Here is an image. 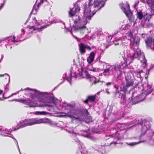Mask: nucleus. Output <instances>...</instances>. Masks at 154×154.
<instances>
[{
  "label": "nucleus",
  "instance_id": "nucleus-29",
  "mask_svg": "<svg viewBox=\"0 0 154 154\" xmlns=\"http://www.w3.org/2000/svg\"><path fill=\"white\" fill-rule=\"evenodd\" d=\"M142 142L141 141H139V142H132V143H127V144L128 145H130L131 146H133L135 145H136L137 144H138V143H141Z\"/></svg>",
  "mask_w": 154,
  "mask_h": 154
},
{
  "label": "nucleus",
  "instance_id": "nucleus-34",
  "mask_svg": "<svg viewBox=\"0 0 154 154\" xmlns=\"http://www.w3.org/2000/svg\"><path fill=\"white\" fill-rule=\"evenodd\" d=\"M89 70L91 71H92L93 72H96L98 71V69L97 68H94L92 69H89Z\"/></svg>",
  "mask_w": 154,
  "mask_h": 154
},
{
  "label": "nucleus",
  "instance_id": "nucleus-32",
  "mask_svg": "<svg viewBox=\"0 0 154 154\" xmlns=\"http://www.w3.org/2000/svg\"><path fill=\"white\" fill-rule=\"evenodd\" d=\"M127 36L128 37V39H130L131 38H133V35L131 32H130L129 33H128Z\"/></svg>",
  "mask_w": 154,
  "mask_h": 154
},
{
  "label": "nucleus",
  "instance_id": "nucleus-44",
  "mask_svg": "<svg viewBox=\"0 0 154 154\" xmlns=\"http://www.w3.org/2000/svg\"><path fill=\"white\" fill-rule=\"evenodd\" d=\"M36 25L37 26H38L40 25V23L37 21V22H36L35 23Z\"/></svg>",
  "mask_w": 154,
  "mask_h": 154
},
{
  "label": "nucleus",
  "instance_id": "nucleus-20",
  "mask_svg": "<svg viewBox=\"0 0 154 154\" xmlns=\"http://www.w3.org/2000/svg\"><path fill=\"white\" fill-rule=\"evenodd\" d=\"M37 2H38V3L37 5V6L38 8L40 5H41V4L43 3L46 2L47 1L46 0H37L36 2V3Z\"/></svg>",
  "mask_w": 154,
  "mask_h": 154
},
{
  "label": "nucleus",
  "instance_id": "nucleus-62",
  "mask_svg": "<svg viewBox=\"0 0 154 154\" xmlns=\"http://www.w3.org/2000/svg\"><path fill=\"white\" fill-rule=\"evenodd\" d=\"M3 100V99H2L1 97H0V100Z\"/></svg>",
  "mask_w": 154,
  "mask_h": 154
},
{
  "label": "nucleus",
  "instance_id": "nucleus-8",
  "mask_svg": "<svg viewBox=\"0 0 154 154\" xmlns=\"http://www.w3.org/2000/svg\"><path fill=\"white\" fill-rule=\"evenodd\" d=\"M126 84L123 86V91H128L136 87L138 84V81L134 78L131 79L129 76L126 77Z\"/></svg>",
  "mask_w": 154,
  "mask_h": 154
},
{
  "label": "nucleus",
  "instance_id": "nucleus-14",
  "mask_svg": "<svg viewBox=\"0 0 154 154\" xmlns=\"http://www.w3.org/2000/svg\"><path fill=\"white\" fill-rule=\"evenodd\" d=\"M111 139L113 138L114 140H117V141H112L110 143V144L114 143L115 144H116L120 143V142H119V141L122 139L121 137H120L119 136H117V134L113 135L111 137Z\"/></svg>",
  "mask_w": 154,
  "mask_h": 154
},
{
  "label": "nucleus",
  "instance_id": "nucleus-59",
  "mask_svg": "<svg viewBox=\"0 0 154 154\" xmlns=\"http://www.w3.org/2000/svg\"><path fill=\"white\" fill-rule=\"evenodd\" d=\"M63 103L64 104H66V105L67 104V103L66 102H65V101H64V103Z\"/></svg>",
  "mask_w": 154,
  "mask_h": 154
},
{
  "label": "nucleus",
  "instance_id": "nucleus-37",
  "mask_svg": "<svg viewBox=\"0 0 154 154\" xmlns=\"http://www.w3.org/2000/svg\"><path fill=\"white\" fill-rule=\"evenodd\" d=\"M109 88H106L105 90L106 93L108 95H109L110 94V92L109 91Z\"/></svg>",
  "mask_w": 154,
  "mask_h": 154
},
{
  "label": "nucleus",
  "instance_id": "nucleus-31",
  "mask_svg": "<svg viewBox=\"0 0 154 154\" xmlns=\"http://www.w3.org/2000/svg\"><path fill=\"white\" fill-rule=\"evenodd\" d=\"M154 67V64L153 65H151V66L150 67L149 69H148L146 71V74L147 75H148L149 73V72L150 70L152 69Z\"/></svg>",
  "mask_w": 154,
  "mask_h": 154
},
{
  "label": "nucleus",
  "instance_id": "nucleus-40",
  "mask_svg": "<svg viewBox=\"0 0 154 154\" xmlns=\"http://www.w3.org/2000/svg\"><path fill=\"white\" fill-rule=\"evenodd\" d=\"M137 75L138 77H139L140 78V79H141V78H142L141 75L140 73H138L137 72Z\"/></svg>",
  "mask_w": 154,
  "mask_h": 154
},
{
  "label": "nucleus",
  "instance_id": "nucleus-46",
  "mask_svg": "<svg viewBox=\"0 0 154 154\" xmlns=\"http://www.w3.org/2000/svg\"><path fill=\"white\" fill-rule=\"evenodd\" d=\"M114 45H120L119 43H115Z\"/></svg>",
  "mask_w": 154,
  "mask_h": 154
},
{
  "label": "nucleus",
  "instance_id": "nucleus-30",
  "mask_svg": "<svg viewBox=\"0 0 154 154\" xmlns=\"http://www.w3.org/2000/svg\"><path fill=\"white\" fill-rule=\"evenodd\" d=\"M72 73L71 71H70V75L69 77H67V80L71 84V81L72 80Z\"/></svg>",
  "mask_w": 154,
  "mask_h": 154
},
{
  "label": "nucleus",
  "instance_id": "nucleus-12",
  "mask_svg": "<svg viewBox=\"0 0 154 154\" xmlns=\"http://www.w3.org/2000/svg\"><path fill=\"white\" fill-rule=\"evenodd\" d=\"M79 51L81 54H83L85 52L86 49L88 51H91V48L89 46L83 43H80L79 45Z\"/></svg>",
  "mask_w": 154,
  "mask_h": 154
},
{
  "label": "nucleus",
  "instance_id": "nucleus-47",
  "mask_svg": "<svg viewBox=\"0 0 154 154\" xmlns=\"http://www.w3.org/2000/svg\"><path fill=\"white\" fill-rule=\"evenodd\" d=\"M12 131V130H11V131H10V130H7V132H8V133H9L10 134L11 132Z\"/></svg>",
  "mask_w": 154,
  "mask_h": 154
},
{
  "label": "nucleus",
  "instance_id": "nucleus-15",
  "mask_svg": "<svg viewBox=\"0 0 154 154\" xmlns=\"http://www.w3.org/2000/svg\"><path fill=\"white\" fill-rule=\"evenodd\" d=\"M47 27V25H44L41 26L40 28H36L34 26H31L29 25L27 26V28H29L30 29H32L33 31L36 30L38 31L39 32L42 31L43 29L46 28Z\"/></svg>",
  "mask_w": 154,
  "mask_h": 154
},
{
  "label": "nucleus",
  "instance_id": "nucleus-1",
  "mask_svg": "<svg viewBox=\"0 0 154 154\" xmlns=\"http://www.w3.org/2000/svg\"><path fill=\"white\" fill-rule=\"evenodd\" d=\"M105 2L102 0H89L88 7L87 5L85 6L84 13L85 16H83L82 20L78 16V18L74 21V23L77 25V30L82 34H83L87 30L85 26L88 22V20H90L96 11L103 7Z\"/></svg>",
  "mask_w": 154,
  "mask_h": 154
},
{
  "label": "nucleus",
  "instance_id": "nucleus-10",
  "mask_svg": "<svg viewBox=\"0 0 154 154\" xmlns=\"http://www.w3.org/2000/svg\"><path fill=\"white\" fill-rule=\"evenodd\" d=\"M12 101H16L20 102L25 105H27V106H26L27 107H34L38 106L37 103L33 101L30 99H15L13 100Z\"/></svg>",
  "mask_w": 154,
  "mask_h": 154
},
{
  "label": "nucleus",
  "instance_id": "nucleus-11",
  "mask_svg": "<svg viewBox=\"0 0 154 154\" xmlns=\"http://www.w3.org/2000/svg\"><path fill=\"white\" fill-rule=\"evenodd\" d=\"M142 37L144 38L147 47L151 49L152 48V45L153 43L154 45V38H153L149 35H147L146 34H142Z\"/></svg>",
  "mask_w": 154,
  "mask_h": 154
},
{
  "label": "nucleus",
  "instance_id": "nucleus-61",
  "mask_svg": "<svg viewBox=\"0 0 154 154\" xmlns=\"http://www.w3.org/2000/svg\"><path fill=\"white\" fill-rule=\"evenodd\" d=\"M4 76V75H0V77H2V76Z\"/></svg>",
  "mask_w": 154,
  "mask_h": 154
},
{
  "label": "nucleus",
  "instance_id": "nucleus-48",
  "mask_svg": "<svg viewBox=\"0 0 154 154\" xmlns=\"http://www.w3.org/2000/svg\"><path fill=\"white\" fill-rule=\"evenodd\" d=\"M21 31L22 32H23V33H24L25 31L23 29H21Z\"/></svg>",
  "mask_w": 154,
  "mask_h": 154
},
{
  "label": "nucleus",
  "instance_id": "nucleus-49",
  "mask_svg": "<svg viewBox=\"0 0 154 154\" xmlns=\"http://www.w3.org/2000/svg\"><path fill=\"white\" fill-rule=\"evenodd\" d=\"M4 40V38L1 39L0 40V43L3 41Z\"/></svg>",
  "mask_w": 154,
  "mask_h": 154
},
{
  "label": "nucleus",
  "instance_id": "nucleus-52",
  "mask_svg": "<svg viewBox=\"0 0 154 154\" xmlns=\"http://www.w3.org/2000/svg\"><path fill=\"white\" fill-rule=\"evenodd\" d=\"M19 38H22V34H21L20 35V36H19Z\"/></svg>",
  "mask_w": 154,
  "mask_h": 154
},
{
  "label": "nucleus",
  "instance_id": "nucleus-60",
  "mask_svg": "<svg viewBox=\"0 0 154 154\" xmlns=\"http://www.w3.org/2000/svg\"><path fill=\"white\" fill-rule=\"evenodd\" d=\"M3 56H2V57L1 59L0 62H1V60H2V59L3 58Z\"/></svg>",
  "mask_w": 154,
  "mask_h": 154
},
{
  "label": "nucleus",
  "instance_id": "nucleus-13",
  "mask_svg": "<svg viewBox=\"0 0 154 154\" xmlns=\"http://www.w3.org/2000/svg\"><path fill=\"white\" fill-rule=\"evenodd\" d=\"M79 8L78 6H75L72 8H70V10L69 12V16L72 17L76 15L79 12Z\"/></svg>",
  "mask_w": 154,
  "mask_h": 154
},
{
  "label": "nucleus",
  "instance_id": "nucleus-19",
  "mask_svg": "<svg viewBox=\"0 0 154 154\" xmlns=\"http://www.w3.org/2000/svg\"><path fill=\"white\" fill-rule=\"evenodd\" d=\"M149 19L145 20L146 23L147 24V27L148 28H150L152 27L153 28H154V23L153 24L152 23H151V22L149 21ZM152 30L154 31V29H152Z\"/></svg>",
  "mask_w": 154,
  "mask_h": 154
},
{
  "label": "nucleus",
  "instance_id": "nucleus-63",
  "mask_svg": "<svg viewBox=\"0 0 154 154\" xmlns=\"http://www.w3.org/2000/svg\"><path fill=\"white\" fill-rule=\"evenodd\" d=\"M27 22H26V21L25 23L24 24H25V25L26 24V23H27Z\"/></svg>",
  "mask_w": 154,
  "mask_h": 154
},
{
  "label": "nucleus",
  "instance_id": "nucleus-38",
  "mask_svg": "<svg viewBox=\"0 0 154 154\" xmlns=\"http://www.w3.org/2000/svg\"><path fill=\"white\" fill-rule=\"evenodd\" d=\"M139 2L138 1H136L135 2V3L134 4V7H136L137 6V5L138 3H139Z\"/></svg>",
  "mask_w": 154,
  "mask_h": 154
},
{
  "label": "nucleus",
  "instance_id": "nucleus-33",
  "mask_svg": "<svg viewBox=\"0 0 154 154\" xmlns=\"http://www.w3.org/2000/svg\"><path fill=\"white\" fill-rule=\"evenodd\" d=\"M1 135H3L5 137H11V138H13V139H14L15 140V141L17 143V146H18V142H17V140L13 137H11V136H8V135H5L3 133H1Z\"/></svg>",
  "mask_w": 154,
  "mask_h": 154
},
{
  "label": "nucleus",
  "instance_id": "nucleus-64",
  "mask_svg": "<svg viewBox=\"0 0 154 154\" xmlns=\"http://www.w3.org/2000/svg\"><path fill=\"white\" fill-rule=\"evenodd\" d=\"M62 82H61L60 83V84H58V85H60L61 84H62Z\"/></svg>",
  "mask_w": 154,
  "mask_h": 154
},
{
  "label": "nucleus",
  "instance_id": "nucleus-54",
  "mask_svg": "<svg viewBox=\"0 0 154 154\" xmlns=\"http://www.w3.org/2000/svg\"><path fill=\"white\" fill-rule=\"evenodd\" d=\"M17 147H18V149L19 150V152H20V154H21V152H20V151L19 147V146H17Z\"/></svg>",
  "mask_w": 154,
  "mask_h": 154
},
{
  "label": "nucleus",
  "instance_id": "nucleus-58",
  "mask_svg": "<svg viewBox=\"0 0 154 154\" xmlns=\"http://www.w3.org/2000/svg\"><path fill=\"white\" fill-rule=\"evenodd\" d=\"M5 133L6 134H9V135H11V134H10L9 133H8V132H7V131Z\"/></svg>",
  "mask_w": 154,
  "mask_h": 154
},
{
  "label": "nucleus",
  "instance_id": "nucleus-28",
  "mask_svg": "<svg viewBox=\"0 0 154 154\" xmlns=\"http://www.w3.org/2000/svg\"><path fill=\"white\" fill-rule=\"evenodd\" d=\"M5 75H7V77L8 79V83L6 85V87L5 88V89L7 90V91L8 90V88L9 83L10 82V78L9 75L7 74H5Z\"/></svg>",
  "mask_w": 154,
  "mask_h": 154
},
{
  "label": "nucleus",
  "instance_id": "nucleus-7",
  "mask_svg": "<svg viewBox=\"0 0 154 154\" xmlns=\"http://www.w3.org/2000/svg\"><path fill=\"white\" fill-rule=\"evenodd\" d=\"M143 92L141 94L140 96H136L134 97V100L138 98L139 97L142 96H145V97L148 98V96H151L150 98L149 99H151L152 98H154V90L152 88L151 85H149L148 83H145L143 84Z\"/></svg>",
  "mask_w": 154,
  "mask_h": 154
},
{
  "label": "nucleus",
  "instance_id": "nucleus-53",
  "mask_svg": "<svg viewBox=\"0 0 154 154\" xmlns=\"http://www.w3.org/2000/svg\"><path fill=\"white\" fill-rule=\"evenodd\" d=\"M153 43L152 44V45H152V49H153V50H154V45H153Z\"/></svg>",
  "mask_w": 154,
  "mask_h": 154
},
{
  "label": "nucleus",
  "instance_id": "nucleus-26",
  "mask_svg": "<svg viewBox=\"0 0 154 154\" xmlns=\"http://www.w3.org/2000/svg\"><path fill=\"white\" fill-rule=\"evenodd\" d=\"M151 2L152 6L151 8V11L152 15L154 14V0H151Z\"/></svg>",
  "mask_w": 154,
  "mask_h": 154
},
{
  "label": "nucleus",
  "instance_id": "nucleus-39",
  "mask_svg": "<svg viewBox=\"0 0 154 154\" xmlns=\"http://www.w3.org/2000/svg\"><path fill=\"white\" fill-rule=\"evenodd\" d=\"M120 116L119 117L117 118V119H119L121 118L122 117H124V116L122 113H121V114H120Z\"/></svg>",
  "mask_w": 154,
  "mask_h": 154
},
{
  "label": "nucleus",
  "instance_id": "nucleus-3",
  "mask_svg": "<svg viewBox=\"0 0 154 154\" xmlns=\"http://www.w3.org/2000/svg\"><path fill=\"white\" fill-rule=\"evenodd\" d=\"M27 90H31L35 91L34 93L31 94V97L32 98H36L41 102L44 101L46 103H44L40 104L39 106L42 107L47 106L49 108H52V107L48 103L53 100V97L51 95V93H48L47 92H40L37 91L35 89H30L29 88H26Z\"/></svg>",
  "mask_w": 154,
  "mask_h": 154
},
{
  "label": "nucleus",
  "instance_id": "nucleus-21",
  "mask_svg": "<svg viewBox=\"0 0 154 154\" xmlns=\"http://www.w3.org/2000/svg\"><path fill=\"white\" fill-rule=\"evenodd\" d=\"M137 18L140 20H141L142 19L143 17V14L142 12L140 11L139 12H137Z\"/></svg>",
  "mask_w": 154,
  "mask_h": 154
},
{
  "label": "nucleus",
  "instance_id": "nucleus-23",
  "mask_svg": "<svg viewBox=\"0 0 154 154\" xmlns=\"http://www.w3.org/2000/svg\"><path fill=\"white\" fill-rule=\"evenodd\" d=\"M85 121L87 123L91 122H92L91 118L90 116H87L85 119Z\"/></svg>",
  "mask_w": 154,
  "mask_h": 154
},
{
  "label": "nucleus",
  "instance_id": "nucleus-22",
  "mask_svg": "<svg viewBox=\"0 0 154 154\" xmlns=\"http://www.w3.org/2000/svg\"><path fill=\"white\" fill-rule=\"evenodd\" d=\"M132 39L133 40V43L134 44V45L135 44L137 46V47L139 42V38L137 37H135V38H133Z\"/></svg>",
  "mask_w": 154,
  "mask_h": 154
},
{
  "label": "nucleus",
  "instance_id": "nucleus-9",
  "mask_svg": "<svg viewBox=\"0 0 154 154\" xmlns=\"http://www.w3.org/2000/svg\"><path fill=\"white\" fill-rule=\"evenodd\" d=\"M122 10L126 14L128 18L130 20L132 16V12L130 9V7L128 3H122L119 5Z\"/></svg>",
  "mask_w": 154,
  "mask_h": 154
},
{
  "label": "nucleus",
  "instance_id": "nucleus-17",
  "mask_svg": "<svg viewBox=\"0 0 154 154\" xmlns=\"http://www.w3.org/2000/svg\"><path fill=\"white\" fill-rule=\"evenodd\" d=\"M137 125L140 127L141 128L142 132L144 134H145L148 129L146 126L143 125V122L141 121L139 123H137Z\"/></svg>",
  "mask_w": 154,
  "mask_h": 154
},
{
  "label": "nucleus",
  "instance_id": "nucleus-42",
  "mask_svg": "<svg viewBox=\"0 0 154 154\" xmlns=\"http://www.w3.org/2000/svg\"><path fill=\"white\" fill-rule=\"evenodd\" d=\"M74 38L77 40V41L78 42H80L81 40V39L79 38L76 36H75Z\"/></svg>",
  "mask_w": 154,
  "mask_h": 154
},
{
  "label": "nucleus",
  "instance_id": "nucleus-36",
  "mask_svg": "<svg viewBox=\"0 0 154 154\" xmlns=\"http://www.w3.org/2000/svg\"><path fill=\"white\" fill-rule=\"evenodd\" d=\"M2 0L3 1V3L1 4V6H0V10L2 8L3 6L5 4V3L6 1V0Z\"/></svg>",
  "mask_w": 154,
  "mask_h": 154
},
{
  "label": "nucleus",
  "instance_id": "nucleus-18",
  "mask_svg": "<svg viewBox=\"0 0 154 154\" xmlns=\"http://www.w3.org/2000/svg\"><path fill=\"white\" fill-rule=\"evenodd\" d=\"M95 95L89 96L87 97L86 100L84 101V102L86 103H88L89 101H90L91 102H93L95 101Z\"/></svg>",
  "mask_w": 154,
  "mask_h": 154
},
{
  "label": "nucleus",
  "instance_id": "nucleus-2",
  "mask_svg": "<svg viewBox=\"0 0 154 154\" xmlns=\"http://www.w3.org/2000/svg\"><path fill=\"white\" fill-rule=\"evenodd\" d=\"M129 54L128 52H127L128 57L126 58V60H124L123 62H118L113 65H110L108 64V65L106 66V68L104 69L103 72L101 73L102 75L108 77L109 76L113 75L114 71L119 70L122 66L126 64H130L132 61L135 58L139 57L141 54L140 49L137 48V49L134 48L131 49V51H129Z\"/></svg>",
  "mask_w": 154,
  "mask_h": 154
},
{
  "label": "nucleus",
  "instance_id": "nucleus-41",
  "mask_svg": "<svg viewBox=\"0 0 154 154\" xmlns=\"http://www.w3.org/2000/svg\"><path fill=\"white\" fill-rule=\"evenodd\" d=\"M112 84V82H109L108 83H106V84L105 85L108 86L109 85H110Z\"/></svg>",
  "mask_w": 154,
  "mask_h": 154
},
{
  "label": "nucleus",
  "instance_id": "nucleus-24",
  "mask_svg": "<svg viewBox=\"0 0 154 154\" xmlns=\"http://www.w3.org/2000/svg\"><path fill=\"white\" fill-rule=\"evenodd\" d=\"M47 113V112L45 111H36L35 112L36 115H45Z\"/></svg>",
  "mask_w": 154,
  "mask_h": 154
},
{
  "label": "nucleus",
  "instance_id": "nucleus-5",
  "mask_svg": "<svg viewBox=\"0 0 154 154\" xmlns=\"http://www.w3.org/2000/svg\"><path fill=\"white\" fill-rule=\"evenodd\" d=\"M75 105L68 103L66 106V111L67 116L70 118L72 120H80L82 119V112L79 110L74 109Z\"/></svg>",
  "mask_w": 154,
  "mask_h": 154
},
{
  "label": "nucleus",
  "instance_id": "nucleus-27",
  "mask_svg": "<svg viewBox=\"0 0 154 154\" xmlns=\"http://www.w3.org/2000/svg\"><path fill=\"white\" fill-rule=\"evenodd\" d=\"M15 37L14 36H13V37H9L8 38L6 39V41H8L9 40H11V41L13 42H16V40H15Z\"/></svg>",
  "mask_w": 154,
  "mask_h": 154
},
{
  "label": "nucleus",
  "instance_id": "nucleus-35",
  "mask_svg": "<svg viewBox=\"0 0 154 154\" xmlns=\"http://www.w3.org/2000/svg\"><path fill=\"white\" fill-rule=\"evenodd\" d=\"M35 5H34L33 8H32V11H31V12L30 14H29V18H28V19H27V20H26V22H28V21H29V20L30 19V15L31 14H32L33 12V11L34 9V8H35Z\"/></svg>",
  "mask_w": 154,
  "mask_h": 154
},
{
  "label": "nucleus",
  "instance_id": "nucleus-57",
  "mask_svg": "<svg viewBox=\"0 0 154 154\" xmlns=\"http://www.w3.org/2000/svg\"><path fill=\"white\" fill-rule=\"evenodd\" d=\"M27 90V89H26V88H25L24 89H22V88L21 90H22V91H23V90Z\"/></svg>",
  "mask_w": 154,
  "mask_h": 154
},
{
  "label": "nucleus",
  "instance_id": "nucleus-55",
  "mask_svg": "<svg viewBox=\"0 0 154 154\" xmlns=\"http://www.w3.org/2000/svg\"><path fill=\"white\" fill-rule=\"evenodd\" d=\"M97 82H98V81H97L95 80V81H94V84H96Z\"/></svg>",
  "mask_w": 154,
  "mask_h": 154
},
{
  "label": "nucleus",
  "instance_id": "nucleus-25",
  "mask_svg": "<svg viewBox=\"0 0 154 154\" xmlns=\"http://www.w3.org/2000/svg\"><path fill=\"white\" fill-rule=\"evenodd\" d=\"M83 74H85V75L88 78H91V77H93L91 75H90L88 72L87 71H85L83 72Z\"/></svg>",
  "mask_w": 154,
  "mask_h": 154
},
{
  "label": "nucleus",
  "instance_id": "nucleus-50",
  "mask_svg": "<svg viewBox=\"0 0 154 154\" xmlns=\"http://www.w3.org/2000/svg\"><path fill=\"white\" fill-rule=\"evenodd\" d=\"M74 74H75V76L73 75V77H75V78H76L77 77V76L76 75L75 72Z\"/></svg>",
  "mask_w": 154,
  "mask_h": 154
},
{
  "label": "nucleus",
  "instance_id": "nucleus-16",
  "mask_svg": "<svg viewBox=\"0 0 154 154\" xmlns=\"http://www.w3.org/2000/svg\"><path fill=\"white\" fill-rule=\"evenodd\" d=\"M95 57V54L93 51L91 52L89 56L87 59V61L89 63H92L94 60Z\"/></svg>",
  "mask_w": 154,
  "mask_h": 154
},
{
  "label": "nucleus",
  "instance_id": "nucleus-56",
  "mask_svg": "<svg viewBox=\"0 0 154 154\" xmlns=\"http://www.w3.org/2000/svg\"><path fill=\"white\" fill-rule=\"evenodd\" d=\"M60 22H61V23H63V25H65V23H64V22H63V21H60Z\"/></svg>",
  "mask_w": 154,
  "mask_h": 154
},
{
  "label": "nucleus",
  "instance_id": "nucleus-51",
  "mask_svg": "<svg viewBox=\"0 0 154 154\" xmlns=\"http://www.w3.org/2000/svg\"><path fill=\"white\" fill-rule=\"evenodd\" d=\"M3 91L2 90H0V95H1L3 92Z\"/></svg>",
  "mask_w": 154,
  "mask_h": 154
},
{
  "label": "nucleus",
  "instance_id": "nucleus-45",
  "mask_svg": "<svg viewBox=\"0 0 154 154\" xmlns=\"http://www.w3.org/2000/svg\"><path fill=\"white\" fill-rule=\"evenodd\" d=\"M33 21H34V22L35 23L36 22H37V20H36V19L35 17H34L33 18Z\"/></svg>",
  "mask_w": 154,
  "mask_h": 154
},
{
  "label": "nucleus",
  "instance_id": "nucleus-43",
  "mask_svg": "<svg viewBox=\"0 0 154 154\" xmlns=\"http://www.w3.org/2000/svg\"><path fill=\"white\" fill-rule=\"evenodd\" d=\"M138 73H140L141 74H143V73L144 72L143 70H140V71L137 72Z\"/></svg>",
  "mask_w": 154,
  "mask_h": 154
},
{
  "label": "nucleus",
  "instance_id": "nucleus-4",
  "mask_svg": "<svg viewBox=\"0 0 154 154\" xmlns=\"http://www.w3.org/2000/svg\"><path fill=\"white\" fill-rule=\"evenodd\" d=\"M113 97L116 99L119 100L120 103L124 105H127L131 106L134 104L140 102H141L143 100V99L139 100H137L135 101L134 98L133 97H134L133 95L131 97L129 98L128 101H126V95L125 94H122L117 90H116L113 93Z\"/></svg>",
  "mask_w": 154,
  "mask_h": 154
},
{
  "label": "nucleus",
  "instance_id": "nucleus-6",
  "mask_svg": "<svg viewBox=\"0 0 154 154\" xmlns=\"http://www.w3.org/2000/svg\"><path fill=\"white\" fill-rule=\"evenodd\" d=\"M48 119H38L34 118L32 119H26L24 120L20 121L19 123L20 124V126L17 129L15 128L13 130L14 131L20 128H22L28 126H31L35 124L45 123L48 122Z\"/></svg>",
  "mask_w": 154,
  "mask_h": 154
}]
</instances>
